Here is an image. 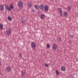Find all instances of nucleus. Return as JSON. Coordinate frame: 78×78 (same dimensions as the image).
I'll use <instances>...</instances> for the list:
<instances>
[{
    "label": "nucleus",
    "mask_w": 78,
    "mask_h": 78,
    "mask_svg": "<svg viewBox=\"0 0 78 78\" xmlns=\"http://www.w3.org/2000/svg\"><path fill=\"white\" fill-rule=\"evenodd\" d=\"M23 2L22 1L19 2L18 3V5L19 7L23 6Z\"/></svg>",
    "instance_id": "nucleus-1"
},
{
    "label": "nucleus",
    "mask_w": 78,
    "mask_h": 78,
    "mask_svg": "<svg viewBox=\"0 0 78 78\" xmlns=\"http://www.w3.org/2000/svg\"><path fill=\"white\" fill-rule=\"evenodd\" d=\"M58 9L59 11L60 12V14L61 16V17H62L63 16L62 15V9L61 8H58Z\"/></svg>",
    "instance_id": "nucleus-2"
},
{
    "label": "nucleus",
    "mask_w": 78,
    "mask_h": 78,
    "mask_svg": "<svg viewBox=\"0 0 78 78\" xmlns=\"http://www.w3.org/2000/svg\"><path fill=\"white\" fill-rule=\"evenodd\" d=\"M44 5L42 4H41V5H40L39 6V8H40L41 10H44Z\"/></svg>",
    "instance_id": "nucleus-3"
},
{
    "label": "nucleus",
    "mask_w": 78,
    "mask_h": 78,
    "mask_svg": "<svg viewBox=\"0 0 78 78\" xmlns=\"http://www.w3.org/2000/svg\"><path fill=\"white\" fill-rule=\"evenodd\" d=\"M7 34L8 35H9L10 34H11L12 33V31L10 29H8L6 31Z\"/></svg>",
    "instance_id": "nucleus-4"
},
{
    "label": "nucleus",
    "mask_w": 78,
    "mask_h": 78,
    "mask_svg": "<svg viewBox=\"0 0 78 78\" xmlns=\"http://www.w3.org/2000/svg\"><path fill=\"white\" fill-rule=\"evenodd\" d=\"M31 47L33 48H35L36 47V44L35 43L33 42L31 43Z\"/></svg>",
    "instance_id": "nucleus-5"
},
{
    "label": "nucleus",
    "mask_w": 78,
    "mask_h": 78,
    "mask_svg": "<svg viewBox=\"0 0 78 78\" xmlns=\"http://www.w3.org/2000/svg\"><path fill=\"white\" fill-rule=\"evenodd\" d=\"M0 9L1 11H3L4 10V6L3 5H0Z\"/></svg>",
    "instance_id": "nucleus-6"
},
{
    "label": "nucleus",
    "mask_w": 78,
    "mask_h": 78,
    "mask_svg": "<svg viewBox=\"0 0 78 78\" xmlns=\"http://www.w3.org/2000/svg\"><path fill=\"white\" fill-rule=\"evenodd\" d=\"M57 46L56 45H53V49L54 50H55L57 49Z\"/></svg>",
    "instance_id": "nucleus-7"
},
{
    "label": "nucleus",
    "mask_w": 78,
    "mask_h": 78,
    "mask_svg": "<svg viewBox=\"0 0 78 78\" xmlns=\"http://www.w3.org/2000/svg\"><path fill=\"white\" fill-rule=\"evenodd\" d=\"M5 9H6L7 10H8L9 11H11V8H9L8 7V6L7 5H5Z\"/></svg>",
    "instance_id": "nucleus-8"
},
{
    "label": "nucleus",
    "mask_w": 78,
    "mask_h": 78,
    "mask_svg": "<svg viewBox=\"0 0 78 78\" xmlns=\"http://www.w3.org/2000/svg\"><path fill=\"white\" fill-rule=\"evenodd\" d=\"M45 11H48V7L47 5L45 6Z\"/></svg>",
    "instance_id": "nucleus-9"
},
{
    "label": "nucleus",
    "mask_w": 78,
    "mask_h": 78,
    "mask_svg": "<svg viewBox=\"0 0 78 78\" xmlns=\"http://www.w3.org/2000/svg\"><path fill=\"white\" fill-rule=\"evenodd\" d=\"M41 19H44V18L45 17V15L44 14H42L41 15Z\"/></svg>",
    "instance_id": "nucleus-10"
},
{
    "label": "nucleus",
    "mask_w": 78,
    "mask_h": 78,
    "mask_svg": "<svg viewBox=\"0 0 78 78\" xmlns=\"http://www.w3.org/2000/svg\"><path fill=\"white\" fill-rule=\"evenodd\" d=\"M6 69L8 72H9V71H10L11 70V68L10 67H8L6 68Z\"/></svg>",
    "instance_id": "nucleus-11"
},
{
    "label": "nucleus",
    "mask_w": 78,
    "mask_h": 78,
    "mask_svg": "<svg viewBox=\"0 0 78 78\" xmlns=\"http://www.w3.org/2000/svg\"><path fill=\"white\" fill-rule=\"evenodd\" d=\"M21 72L22 76H23L25 74V73H26L25 71H21Z\"/></svg>",
    "instance_id": "nucleus-12"
},
{
    "label": "nucleus",
    "mask_w": 78,
    "mask_h": 78,
    "mask_svg": "<svg viewBox=\"0 0 78 78\" xmlns=\"http://www.w3.org/2000/svg\"><path fill=\"white\" fill-rule=\"evenodd\" d=\"M61 69L62 71H65V70H66V67L64 66H62L61 68Z\"/></svg>",
    "instance_id": "nucleus-13"
},
{
    "label": "nucleus",
    "mask_w": 78,
    "mask_h": 78,
    "mask_svg": "<svg viewBox=\"0 0 78 78\" xmlns=\"http://www.w3.org/2000/svg\"><path fill=\"white\" fill-rule=\"evenodd\" d=\"M3 24H0V28L1 30H2L3 29Z\"/></svg>",
    "instance_id": "nucleus-14"
},
{
    "label": "nucleus",
    "mask_w": 78,
    "mask_h": 78,
    "mask_svg": "<svg viewBox=\"0 0 78 78\" xmlns=\"http://www.w3.org/2000/svg\"><path fill=\"white\" fill-rule=\"evenodd\" d=\"M34 7L35 8H36V9H39V7H38L37 5H35Z\"/></svg>",
    "instance_id": "nucleus-15"
},
{
    "label": "nucleus",
    "mask_w": 78,
    "mask_h": 78,
    "mask_svg": "<svg viewBox=\"0 0 78 78\" xmlns=\"http://www.w3.org/2000/svg\"><path fill=\"white\" fill-rule=\"evenodd\" d=\"M8 19L10 21H11L12 20V18H11V17H10V16H9L8 17Z\"/></svg>",
    "instance_id": "nucleus-16"
},
{
    "label": "nucleus",
    "mask_w": 78,
    "mask_h": 78,
    "mask_svg": "<svg viewBox=\"0 0 78 78\" xmlns=\"http://www.w3.org/2000/svg\"><path fill=\"white\" fill-rule=\"evenodd\" d=\"M21 22L22 23H25V20H22L21 21Z\"/></svg>",
    "instance_id": "nucleus-17"
},
{
    "label": "nucleus",
    "mask_w": 78,
    "mask_h": 78,
    "mask_svg": "<svg viewBox=\"0 0 78 78\" xmlns=\"http://www.w3.org/2000/svg\"><path fill=\"white\" fill-rule=\"evenodd\" d=\"M57 41L58 42H61V39L60 38H57Z\"/></svg>",
    "instance_id": "nucleus-18"
},
{
    "label": "nucleus",
    "mask_w": 78,
    "mask_h": 78,
    "mask_svg": "<svg viewBox=\"0 0 78 78\" xmlns=\"http://www.w3.org/2000/svg\"><path fill=\"white\" fill-rule=\"evenodd\" d=\"M55 71L56 72V73L57 75H59V73L58 71L57 70H55Z\"/></svg>",
    "instance_id": "nucleus-19"
},
{
    "label": "nucleus",
    "mask_w": 78,
    "mask_h": 78,
    "mask_svg": "<svg viewBox=\"0 0 78 78\" xmlns=\"http://www.w3.org/2000/svg\"><path fill=\"white\" fill-rule=\"evenodd\" d=\"M9 6L11 9H13V7L12 6V4L10 5Z\"/></svg>",
    "instance_id": "nucleus-20"
},
{
    "label": "nucleus",
    "mask_w": 78,
    "mask_h": 78,
    "mask_svg": "<svg viewBox=\"0 0 78 78\" xmlns=\"http://www.w3.org/2000/svg\"><path fill=\"white\" fill-rule=\"evenodd\" d=\"M64 15H65V16H68V15L67 14V12H65Z\"/></svg>",
    "instance_id": "nucleus-21"
},
{
    "label": "nucleus",
    "mask_w": 78,
    "mask_h": 78,
    "mask_svg": "<svg viewBox=\"0 0 78 78\" xmlns=\"http://www.w3.org/2000/svg\"><path fill=\"white\" fill-rule=\"evenodd\" d=\"M28 5L29 6V7H31V6H32V5L31 4L27 3Z\"/></svg>",
    "instance_id": "nucleus-22"
},
{
    "label": "nucleus",
    "mask_w": 78,
    "mask_h": 78,
    "mask_svg": "<svg viewBox=\"0 0 78 78\" xmlns=\"http://www.w3.org/2000/svg\"><path fill=\"white\" fill-rule=\"evenodd\" d=\"M50 47V45H49V44H48L47 45V48H49Z\"/></svg>",
    "instance_id": "nucleus-23"
},
{
    "label": "nucleus",
    "mask_w": 78,
    "mask_h": 78,
    "mask_svg": "<svg viewBox=\"0 0 78 78\" xmlns=\"http://www.w3.org/2000/svg\"><path fill=\"white\" fill-rule=\"evenodd\" d=\"M69 36H70V38H71V37H72V38H73V37H74V36H73V35H69Z\"/></svg>",
    "instance_id": "nucleus-24"
},
{
    "label": "nucleus",
    "mask_w": 78,
    "mask_h": 78,
    "mask_svg": "<svg viewBox=\"0 0 78 78\" xmlns=\"http://www.w3.org/2000/svg\"><path fill=\"white\" fill-rule=\"evenodd\" d=\"M45 66H46L47 67H48V64H47L46 63H45Z\"/></svg>",
    "instance_id": "nucleus-25"
},
{
    "label": "nucleus",
    "mask_w": 78,
    "mask_h": 78,
    "mask_svg": "<svg viewBox=\"0 0 78 78\" xmlns=\"http://www.w3.org/2000/svg\"><path fill=\"white\" fill-rule=\"evenodd\" d=\"M19 57L20 58H21L22 57V55H21V54H20L19 55Z\"/></svg>",
    "instance_id": "nucleus-26"
},
{
    "label": "nucleus",
    "mask_w": 78,
    "mask_h": 78,
    "mask_svg": "<svg viewBox=\"0 0 78 78\" xmlns=\"http://www.w3.org/2000/svg\"><path fill=\"white\" fill-rule=\"evenodd\" d=\"M68 9L69 10V11H70V10H71V8L70 7H68Z\"/></svg>",
    "instance_id": "nucleus-27"
},
{
    "label": "nucleus",
    "mask_w": 78,
    "mask_h": 78,
    "mask_svg": "<svg viewBox=\"0 0 78 78\" xmlns=\"http://www.w3.org/2000/svg\"><path fill=\"white\" fill-rule=\"evenodd\" d=\"M31 11L32 12H35V10L33 9H32Z\"/></svg>",
    "instance_id": "nucleus-28"
},
{
    "label": "nucleus",
    "mask_w": 78,
    "mask_h": 78,
    "mask_svg": "<svg viewBox=\"0 0 78 78\" xmlns=\"http://www.w3.org/2000/svg\"><path fill=\"white\" fill-rule=\"evenodd\" d=\"M2 65V63L1 61H0V66Z\"/></svg>",
    "instance_id": "nucleus-29"
},
{
    "label": "nucleus",
    "mask_w": 78,
    "mask_h": 78,
    "mask_svg": "<svg viewBox=\"0 0 78 78\" xmlns=\"http://www.w3.org/2000/svg\"><path fill=\"white\" fill-rule=\"evenodd\" d=\"M72 78H74L72 76Z\"/></svg>",
    "instance_id": "nucleus-30"
},
{
    "label": "nucleus",
    "mask_w": 78,
    "mask_h": 78,
    "mask_svg": "<svg viewBox=\"0 0 78 78\" xmlns=\"http://www.w3.org/2000/svg\"><path fill=\"white\" fill-rule=\"evenodd\" d=\"M0 74H2V73H0Z\"/></svg>",
    "instance_id": "nucleus-31"
}]
</instances>
